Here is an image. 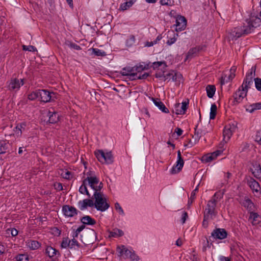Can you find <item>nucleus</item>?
Returning a JSON list of instances; mask_svg holds the SVG:
<instances>
[{
    "label": "nucleus",
    "instance_id": "1",
    "mask_svg": "<svg viewBox=\"0 0 261 261\" xmlns=\"http://www.w3.org/2000/svg\"><path fill=\"white\" fill-rule=\"evenodd\" d=\"M94 202L90 199H85L78 202L80 209L83 211L89 207H94L97 211L105 212L109 208L110 204L107 202V199L102 192H94L93 194Z\"/></svg>",
    "mask_w": 261,
    "mask_h": 261
},
{
    "label": "nucleus",
    "instance_id": "2",
    "mask_svg": "<svg viewBox=\"0 0 261 261\" xmlns=\"http://www.w3.org/2000/svg\"><path fill=\"white\" fill-rule=\"evenodd\" d=\"M219 194L218 192L215 193L212 198L208 201L204 212L205 217L207 218H214L217 215L216 205L219 199Z\"/></svg>",
    "mask_w": 261,
    "mask_h": 261
},
{
    "label": "nucleus",
    "instance_id": "3",
    "mask_svg": "<svg viewBox=\"0 0 261 261\" xmlns=\"http://www.w3.org/2000/svg\"><path fill=\"white\" fill-rule=\"evenodd\" d=\"M255 70L256 67L252 66L247 73L246 77L243 81V83L241 86V88L244 89L247 92L249 88H250L253 84L254 81L253 78L255 75Z\"/></svg>",
    "mask_w": 261,
    "mask_h": 261
},
{
    "label": "nucleus",
    "instance_id": "4",
    "mask_svg": "<svg viewBox=\"0 0 261 261\" xmlns=\"http://www.w3.org/2000/svg\"><path fill=\"white\" fill-rule=\"evenodd\" d=\"M7 88L10 91L16 92L19 90L21 86L24 84V80L12 78L7 82Z\"/></svg>",
    "mask_w": 261,
    "mask_h": 261
},
{
    "label": "nucleus",
    "instance_id": "5",
    "mask_svg": "<svg viewBox=\"0 0 261 261\" xmlns=\"http://www.w3.org/2000/svg\"><path fill=\"white\" fill-rule=\"evenodd\" d=\"M236 129L237 123L236 122L230 123L225 126L223 132V141L225 143H227L228 141Z\"/></svg>",
    "mask_w": 261,
    "mask_h": 261
},
{
    "label": "nucleus",
    "instance_id": "6",
    "mask_svg": "<svg viewBox=\"0 0 261 261\" xmlns=\"http://www.w3.org/2000/svg\"><path fill=\"white\" fill-rule=\"evenodd\" d=\"M253 30L249 22L246 19L242 26L240 28L238 27L234 29V32H236L235 37L239 38L242 35L250 33Z\"/></svg>",
    "mask_w": 261,
    "mask_h": 261
},
{
    "label": "nucleus",
    "instance_id": "7",
    "mask_svg": "<svg viewBox=\"0 0 261 261\" xmlns=\"http://www.w3.org/2000/svg\"><path fill=\"white\" fill-rule=\"evenodd\" d=\"M247 91L240 87L233 95V105H237L241 102L247 96Z\"/></svg>",
    "mask_w": 261,
    "mask_h": 261
},
{
    "label": "nucleus",
    "instance_id": "8",
    "mask_svg": "<svg viewBox=\"0 0 261 261\" xmlns=\"http://www.w3.org/2000/svg\"><path fill=\"white\" fill-rule=\"evenodd\" d=\"M184 164V161L182 158L181 152L180 150H178L177 151V160L176 162V165L171 169V174H175L179 172L182 169Z\"/></svg>",
    "mask_w": 261,
    "mask_h": 261
},
{
    "label": "nucleus",
    "instance_id": "9",
    "mask_svg": "<svg viewBox=\"0 0 261 261\" xmlns=\"http://www.w3.org/2000/svg\"><path fill=\"white\" fill-rule=\"evenodd\" d=\"M187 20L186 18L181 15H177L176 17L175 24L173 25L175 27V30L176 32L181 31L186 27Z\"/></svg>",
    "mask_w": 261,
    "mask_h": 261
},
{
    "label": "nucleus",
    "instance_id": "10",
    "mask_svg": "<svg viewBox=\"0 0 261 261\" xmlns=\"http://www.w3.org/2000/svg\"><path fill=\"white\" fill-rule=\"evenodd\" d=\"M189 100L183 101L181 103H177L174 105L173 112L176 115H182L185 114L188 109Z\"/></svg>",
    "mask_w": 261,
    "mask_h": 261
},
{
    "label": "nucleus",
    "instance_id": "11",
    "mask_svg": "<svg viewBox=\"0 0 261 261\" xmlns=\"http://www.w3.org/2000/svg\"><path fill=\"white\" fill-rule=\"evenodd\" d=\"M246 182L248 186L252 190L253 192L260 193V187L259 183L252 177L249 176L246 178Z\"/></svg>",
    "mask_w": 261,
    "mask_h": 261
},
{
    "label": "nucleus",
    "instance_id": "12",
    "mask_svg": "<svg viewBox=\"0 0 261 261\" xmlns=\"http://www.w3.org/2000/svg\"><path fill=\"white\" fill-rule=\"evenodd\" d=\"M222 152V150H217L212 153H208L204 155L201 158V161L204 163H207L216 159L217 156L220 155Z\"/></svg>",
    "mask_w": 261,
    "mask_h": 261
},
{
    "label": "nucleus",
    "instance_id": "13",
    "mask_svg": "<svg viewBox=\"0 0 261 261\" xmlns=\"http://www.w3.org/2000/svg\"><path fill=\"white\" fill-rule=\"evenodd\" d=\"M62 212L67 217H73L77 214V210L69 205H65L62 206Z\"/></svg>",
    "mask_w": 261,
    "mask_h": 261
},
{
    "label": "nucleus",
    "instance_id": "14",
    "mask_svg": "<svg viewBox=\"0 0 261 261\" xmlns=\"http://www.w3.org/2000/svg\"><path fill=\"white\" fill-rule=\"evenodd\" d=\"M54 93L50 92L46 90H39V98L41 101L47 102L51 100Z\"/></svg>",
    "mask_w": 261,
    "mask_h": 261
},
{
    "label": "nucleus",
    "instance_id": "15",
    "mask_svg": "<svg viewBox=\"0 0 261 261\" xmlns=\"http://www.w3.org/2000/svg\"><path fill=\"white\" fill-rule=\"evenodd\" d=\"M211 236L214 239L222 240L227 237V232L223 228H216L212 231Z\"/></svg>",
    "mask_w": 261,
    "mask_h": 261
},
{
    "label": "nucleus",
    "instance_id": "16",
    "mask_svg": "<svg viewBox=\"0 0 261 261\" xmlns=\"http://www.w3.org/2000/svg\"><path fill=\"white\" fill-rule=\"evenodd\" d=\"M117 251L119 253V256H122L124 255L126 258H129L132 255L134 250L127 249L124 245H121L117 247Z\"/></svg>",
    "mask_w": 261,
    "mask_h": 261
},
{
    "label": "nucleus",
    "instance_id": "17",
    "mask_svg": "<svg viewBox=\"0 0 261 261\" xmlns=\"http://www.w3.org/2000/svg\"><path fill=\"white\" fill-rule=\"evenodd\" d=\"M119 73L122 76H129L132 80H135L134 70L133 67L126 66L119 71Z\"/></svg>",
    "mask_w": 261,
    "mask_h": 261
},
{
    "label": "nucleus",
    "instance_id": "18",
    "mask_svg": "<svg viewBox=\"0 0 261 261\" xmlns=\"http://www.w3.org/2000/svg\"><path fill=\"white\" fill-rule=\"evenodd\" d=\"M241 204L249 212L254 211L255 206L253 202L247 197H245L244 199L241 202Z\"/></svg>",
    "mask_w": 261,
    "mask_h": 261
},
{
    "label": "nucleus",
    "instance_id": "19",
    "mask_svg": "<svg viewBox=\"0 0 261 261\" xmlns=\"http://www.w3.org/2000/svg\"><path fill=\"white\" fill-rule=\"evenodd\" d=\"M207 133V131L206 130L198 128V125H196L195 128L194 135L193 136V138L195 140V143L198 142L200 138Z\"/></svg>",
    "mask_w": 261,
    "mask_h": 261
},
{
    "label": "nucleus",
    "instance_id": "20",
    "mask_svg": "<svg viewBox=\"0 0 261 261\" xmlns=\"http://www.w3.org/2000/svg\"><path fill=\"white\" fill-rule=\"evenodd\" d=\"M253 30L261 24V19L258 17L252 16L247 19Z\"/></svg>",
    "mask_w": 261,
    "mask_h": 261
},
{
    "label": "nucleus",
    "instance_id": "21",
    "mask_svg": "<svg viewBox=\"0 0 261 261\" xmlns=\"http://www.w3.org/2000/svg\"><path fill=\"white\" fill-rule=\"evenodd\" d=\"M152 100L153 101L154 104L163 112L165 113H169L168 109L166 107L164 103L160 100V99L158 98H152Z\"/></svg>",
    "mask_w": 261,
    "mask_h": 261
},
{
    "label": "nucleus",
    "instance_id": "22",
    "mask_svg": "<svg viewBox=\"0 0 261 261\" xmlns=\"http://www.w3.org/2000/svg\"><path fill=\"white\" fill-rule=\"evenodd\" d=\"M252 174L256 178H261V166L257 163L253 165L252 168H251Z\"/></svg>",
    "mask_w": 261,
    "mask_h": 261
},
{
    "label": "nucleus",
    "instance_id": "23",
    "mask_svg": "<svg viewBox=\"0 0 261 261\" xmlns=\"http://www.w3.org/2000/svg\"><path fill=\"white\" fill-rule=\"evenodd\" d=\"M84 180L86 181V184H88L89 186L94 190H95V187L99 182V179L96 176L92 178H86Z\"/></svg>",
    "mask_w": 261,
    "mask_h": 261
},
{
    "label": "nucleus",
    "instance_id": "24",
    "mask_svg": "<svg viewBox=\"0 0 261 261\" xmlns=\"http://www.w3.org/2000/svg\"><path fill=\"white\" fill-rule=\"evenodd\" d=\"M26 245L30 249L34 250L38 249L41 247V244L36 240H28L26 242Z\"/></svg>",
    "mask_w": 261,
    "mask_h": 261
},
{
    "label": "nucleus",
    "instance_id": "25",
    "mask_svg": "<svg viewBox=\"0 0 261 261\" xmlns=\"http://www.w3.org/2000/svg\"><path fill=\"white\" fill-rule=\"evenodd\" d=\"M45 254L49 257H53L56 255L59 256L60 254L59 251L51 246H47L45 249Z\"/></svg>",
    "mask_w": 261,
    "mask_h": 261
},
{
    "label": "nucleus",
    "instance_id": "26",
    "mask_svg": "<svg viewBox=\"0 0 261 261\" xmlns=\"http://www.w3.org/2000/svg\"><path fill=\"white\" fill-rule=\"evenodd\" d=\"M48 121L50 123H55L59 120V115L55 112H48Z\"/></svg>",
    "mask_w": 261,
    "mask_h": 261
},
{
    "label": "nucleus",
    "instance_id": "27",
    "mask_svg": "<svg viewBox=\"0 0 261 261\" xmlns=\"http://www.w3.org/2000/svg\"><path fill=\"white\" fill-rule=\"evenodd\" d=\"M249 220L251 221V223L254 225L259 223L260 221V217L256 213L253 211L250 213Z\"/></svg>",
    "mask_w": 261,
    "mask_h": 261
},
{
    "label": "nucleus",
    "instance_id": "28",
    "mask_svg": "<svg viewBox=\"0 0 261 261\" xmlns=\"http://www.w3.org/2000/svg\"><path fill=\"white\" fill-rule=\"evenodd\" d=\"M83 225H93L96 223V221L89 216H85L81 219Z\"/></svg>",
    "mask_w": 261,
    "mask_h": 261
},
{
    "label": "nucleus",
    "instance_id": "29",
    "mask_svg": "<svg viewBox=\"0 0 261 261\" xmlns=\"http://www.w3.org/2000/svg\"><path fill=\"white\" fill-rule=\"evenodd\" d=\"M95 155L97 160L102 163H105L106 153L102 150H98L95 151Z\"/></svg>",
    "mask_w": 261,
    "mask_h": 261
},
{
    "label": "nucleus",
    "instance_id": "30",
    "mask_svg": "<svg viewBox=\"0 0 261 261\" xmlns=\"http://www.w3.org/2000/svg\"><path fill=\"white\" fill-rule=\"evenodd\" d=\"M109 232L110 237L117 238L124 234L123 231L118 228H114L112 231H109Z\"/></svg>",
    "mask_w": 261,
    "mask_h": 261
},
{
    "label": "nucleus",
    "instance_id": "31",
    "mask_svg": "<svg viewBox=\"0 0 261 261\" xmlns=\"http://www.w3.org/2000/svg\"><path fill=\"white\" fill-rule=\"evenodd\" d=\"M207 96L209 98H212L215 93L216 88L214 85H208L206 87Z\"/></svg>",
    "mask_w": 261,
    "mask_h": 261
},
{
    "label": "nucleus",
    "instance_id": "32",
    "mask_svg": "<svg viewBox=\"0 0 261 261\" xmlns=\"http://www.w3.org/2000/svg\"><path fill=\"white\" fill-rule=\"evenodd\" d=\"M10 144L5 141H0V154L6 153L9 149Z\"/></svg>",
    "mask_w": 261,
    "mask_h": 261
},
{
    "label": "nucleus",
    "instance_id": "33",
    "mask_svg": "<svg viewBox=\"0 0 261 261\" xmlns=\"http://www.w3.org/2000/svg\"><path fill=\"white\" fill-rule=\"evenodd\" d=\"M134 4V2L132 0L126 2L121 4L119 7L120 11H125L129 9Z\"/></svg>",
    "mask_w": 261,
    "mask_h": 261
},
{
    "label": "nucleus",
    "instance_id": "34",
    "mask_svg": "<svg viewBox=\"0 0 261 261\" xmlns=\"http://www.w3.org/2000/svg\"><path fill=\"white\" fill-rule=\"evenodd\" d=\"M256 110H261V102L253 103L246 109V110L250 113H252Z\"/></svg>",
    "mask_w": 261,
    "mask_h": 261
},
{
    "label": "nucleus",
    "instance_id": "35",
    "mask_svg": "<svg viewBox=\"0 0 261 261\" xmlns=\"http://www.w3.org/2000/svg\"><path fill=\"white\" fill-rule=\"evenodd\" d=\"M86 185L87 184L86 182V181L83 180V184L80 187L79 192L81 194H86L89 197H90L91 195L87 190Z\"/></svg>",
    "mask_w": 261,
    "mask_h": 261
},
{
    "label": "nucleus",
    "instance_id": "36",
    "mask_svg": "<svg viewBox=\"0 0 261 261\" xmlns=\"http://www.w3.org/2000/svg\"><path fill=\"white\" fill-rule=\"evenodd\" d=\"M199 47H194L190 49L187 53L185 60L192 58L193 56L199 52Z\"/></svg>",
    "mask_w": 261,
    "mask_h": 261
},
{
    "label": "nucleus",
    "instance_id": "37",
    "mask_svg": "<svg viewBox=\"0 0 261 261\" xmlns=\"http://www.w3.org/2000/svg\"><path fill=\"white\" fill-rule=\"evenodd\" d=\"M217 108L215 103H213L211 105V112L210 115V119H215L216 113H217Z\"/></svg>",
    "mask_w": 261,
    "mask_h": 261
},
{
    "label": "nucleus",
    "instance_id": "38",
    "mask_svg": "<svg viewBox=\"0 0 261 261\" xmlns=\"http://www.w3.org/2000/svg\"><path fill=\"white\" fill-rule=\"evenodd\" d=\"M106 158L105 163L110 164H112L113 161V156L111 151H109L106 153Z\"/></svg>",
    "mask_w": 261,
    "mask_h": 261
},
{
    "label": "nucleus",
    "instance_id": "39",
    "mask_svg": "<svg viewBox=\"0 0 261 261\" xmlns=\"http://www.w3.org/2000/svg\"><path fill=\"white\" fill-rule=\"evenodd\" d=\"M136 38L135 36L131 35L128 36L126 41V45L128 47L132 46L135 43Z\"/></svg>",
    "mask_w": 261,
    "mask_h": 261
},
{
    "label": "nucleus",
    "instance_id": "40",
    "mask_svg": "<svg viewBox=\"0 0 261 261\" xmlns=\"http://www.w3.org/2000/svg\"><path fill=\"white\" fill-rule=\"evenodd\" d=\"M92 53L96 56L103 57L106 56V53L98 48H92Z\"/></svg>",
    "mask_w": 261,
    "mask_h": 261
},
{
    "label": "nucleus",
    "instance_id": "41",
    "mask_svg": "<svg viewBox=\"0 0 261 261\" xmlns=\"http://www.w3.org/2000/svg\"><path fill=\"white\" fill-rule=\"evenodd\" d=\"M65 44L66 45H67L70 48L75 49V50H79L82 49V48L80 47V46H79L77 44H76L73 42H72L71 41H66Z\"/></svg>",
    "mask_w": 261,
    "mask_h": 261
},
{
    "label": "nucleus",
    "instance_id": "42",
    "mask_svg": "<svg viewBox=\"0 0 261 261\" xmlns=\"http://www.w3.org/2000/svg\"><path fill=\"white\" fill-rule=\"evenodd\" d=\"M133 68L134 70V73L135 76L137 75L138 73L142 72L145 69V67L142 65H136L134 67H133Z\"/></svg>",
    "mask_w": 261,
    "mask_h": 261
},
{
    "label": "nucleus",
    "instance_id": "43",
    "mask_svg": "<svg viewBox=\"0 0 261 261\" xmlns=\"http://www.w3.org/2000/svg\"><path fill=\"white\" fill-rule=\"evenodd\" d=\"M28 99L31 100H34L39 98V90L32 92L28 95Z\"/></svg>",
    "mask_w": 261,
    "mask_h": 261
},
{
    "label": "nucleus",
    "instance_id": "44",
    "mask_svg": "<svg viewBox=\"0 0 261 261\" xmlns=\"http://www.w3.org/2000/svg\"><path fill=\"white\" fill-rule=\"evenodd\" d=\"M177 36H178L177 34L173 33V37L169 38L166 43L169 45H171L173 44L176 41Z\"/></svg>",
    "mask_w": 261,
    "mask_h": 261
},
{
    "label": "nucleus",
    "instance_id": "45",
    "mask_svg": "<svg viewBox=\"0 0 261 261\" xmlns=\"http://www.w3.org/2000/svg\"><path fill=\"white\" fill-rule=\"evenodd\" d=\"M61 175L64 178L67 179H71L72 177L71 173L67 170L62 171Z\"/></svg>",
    "mask_w": 261,
    "mask_h": 261
},
{
    "label": "nucleus",
    "instance_id": "46",
    "mask_svg": "<svg viewBox=\"0 0 261 261\" xmlns=\"http://www.w3.org/2000/svg\"><path fill=\"white\" fill-rule=\"evenodd\" d=\"M255 86L258 91H261V78L256 77L254 79Z\"/></svg>",
    "mask_w": 261,
    "mask_h": 261
},
{
    "label": "nucleus",
    "instance_id": "47",
    "mask_svg": "<svg viewBox=\"0 0 261 261\" xmlns=\"http://www.w3.org/2000/svg\"><path fill=\"white\" fill-rule=\"evenodd\" d=\"M173 0H160V3L163 6H172L174 5Z\"/></svg>",
    "mask_w": 261,
    "mask_h": 261
},
{
    "label": "nucleus",
    "instance_id": "48",
    "mask_svg": "<svg viewBox=\"0 0 261 261\" xmlns=\"http://www.w3.org/2000/svg\"><path fill=\"white\" fill-rule=\"evenodd\" d=\"M17 261H28L29 258L27 255L24 254H20L16 257Z\"/></svg>",
    "mask_w": 261,
    "mask_h": 261
},
{
    "label": "nucleus",
    "instance_id": "49",
    "mask_svg": "<svg viewBox=\"0 0 261 261\" xmlns=\"http://www.w3.org/2000/svg\"><path fill=\"white\" fill-rule=\"evenodd\" d=\"M162 65H164V67L166 68L167 67L166 62L165 61H160V62H154L153 63L152 67L154 69L158 68L160 67Z\"/></svg>",
    "mask_w": 261,
    "mask_h": 261
},
{
    "label": "nucleus",
    "instance_id": "50",
    "mask_svg": "<svg viewBox=\"0 0 261 261\" xmlns=\"http://www.w3.org/2000/svg\"><path fill=\"white\" fill-rule=\"evenodd\" d=\"M22 48L23 50L25 51H35L37 50L36 48L32 45H24L22 46Z\"/></svg>",
    "mask_w": 261,
    "mask_h": 261
},
{
    "label": "nucleus",
    "instance_id": "51",
    "mask_svg": "<svg viewBox=\"0 0 261 261\" xmlns=\"http://www.w3.org/2000/svg\"><path fill=\"white\" fill-rule=\"evenodd\" d=\"M61 247L64 248H70V241L68 238L65 239L62 241Z\"/></svg>",
    "mask_w": 261,
    "mask_h": 261
},
{
    "label": "nucleus",
    "instance_id": "52",
    "mask_svg": "<svg viewBox=\"0 0 261 261\" xmlns=\"http://www.w3.org/2000/svg\"><path fill=\"white\" fill-rule=\"evenodd\" d=\"M115 209L118 211V212L119 213V214L120 215H121L122 216L124 215V211H123L122 208L121 207V206L120 205V204L118 202H116L115 203Z\"/></svg>",
    "mask_w": 261,
    "mask_h": 261
},
{
    "label": "nucleus",
    "instance_id": "53",
    "mask_svg": "<svg viewBox=\"0 0 261 261\" xmlns=\"http://www.w3.org/2000/svg\"><path fill=\"white\" fill-rule=\"evenodd\" d=\"M236 68H231L230 71V74L228 77L226 76L227 79L228 80V82H230L231 81L235 76V74L234 72H235Z\"/></svg>",
    "mask_w": 261,
    "mask_h": 261
},
{
    "label": "nucleus",
    "instance_id": "54",
    "mask_svg": "<svg viewBox=\"0 0 261 261\" xmlns=\"http://www.w3.org/2000/svg\"><path fill=\"white\" fill-rule=\"evenodd\" d=\"M70 241V248L72 249L75 248L76 246H78L79 244L77 241L75 240V239H72L71 240H69Z\"/></svg>",
    "mask_w": 261,
    "mask_h": 261
},
{
    "label": "nucleus",
    "instance_id": "55",
    "mask_svg": "<svg viewBox=\"0 0 261 261\" xmlns=\"http://www.w3.org/2000/svg\"><path fill=\"white\" fill-rule=\"evenodd\" d=\"M198 186L192 192L190 197V200H191V203H192L195 198V195L198 191Z\"/></svg>",
    "mask_w": 261,
    "mask_h": 261
},
{
    "label": "nucleus",
    "instance_id": "56",
    "mask_svg": "<svg viewBox=\"0 0 261 261\" xmlns=\"http://www.w3.org/2000/svg\"><path fill=\"white\" fill-rule=\"evenodd\" d=\"M19 129L21 130V133L22 134L23 131H24L25 127H26V123L25 122H21L17 124Z\"/></svg>",
    "mask_w": 261,
    "mask_h": 261
},
{
    "label": "nucleus",
    "instance_id": "57",
    "mask_svg": "<svg viewBox=\"0 0 261 261\" xmlns=\"http://www.w3.org/2000/svg\"><path fill=\"white\" fill-rule=\"evenodd\" d=\"M132 261H139V257L135 253L134 251L132 255L129 257Z\"/></svg>",
    "mask_w": 261,
    "mask_h": 261
},
{
    "label": "nucleus",
    "instance_id": "58",
    "mask_svg": "<svg viewBox=\"0 0 261 261\" xmlns=\"http://www.w3.org/2000/svg\"><path fill=\"white\" fill-rule=\"evenodd\" d=\"M14 132L15 133V135L17 137H19L21 135V130L19 129L18 125H17L15 127V128L14 129Z\"/></svg>",
    "mask_w": 261,
    "mask_h": 261
},
{
    "label": "nucleus",
    "instance_id": "59",
    "mask_svg": "<svg viewBox=\"0 0 261 261\" xmlns=\"http://www.w3.org/2000/svg\"><path fill=\"white\" fill-rule=\"evenodd\" d=\"M87 177L86 178H90V177H96L95 173L94 171L89 170L88 172L86 173Z\"/></svg>",
    "mask_w": 261,
    "mask_h": 261
},
{
    "label": "nucleus",
    "instance_id": "60",
    "mask_svg": "<svg viewBox=\"0 0 261 261\" xmlns=\"http://www.w3.org/2000/svg\"><path fill=\"white\" fill-rule=\"evenodd\" d=\"M102 187H103L102 183L99 182V184L95 187V189L94 190V192H101L100 190L102 188Z\"/></svg>",
    "mask_w": 261,
    "mask_h": 261
},
{
    "label": "nucleus",
    "instance_id": "61",
    "mask_svg": "<svg viewBox=\"0 0 261 261\" xmlns=\"http://www.w3.org/2000/svg\"><path fill=\"white\" fill-rule=\"evenodd\" d=\"M256 141L261 145V131H258L256 136Z\"/></svg>",
    "mask_w": 261,
    "mask_h": 261
},
{
    "label": "nucleus",
    "instance_id": "62",
    "mask_svg": "<svg viewBox=\"0 0 261 261\" xmlns=\"http://www.w3.org/2000/svg\"><path fill=\"white\" fill-rule=\"evenodd\" d=\"M149 76V73H144L142 74H140L139 75L136 76L138 79H145Z\"/></svg>",
    "mask_w": 261,
    "mask_h": 261
},
{
    "label": "nucleus",
    "instance_id": "63",
    "mask_svg": "<svg viewBox=\"0 0 261 261\" xmlns=\"http://www.w3.org/2000/svg\"><path fill=\"white\" fill-rule=\"evenodd\" d=\"M219 259L220 261H231V257H225L223 255H220Z\"/></svg>",
    "mask_w": 261,
    "mask_h": 261
},
{
    "label": "nucleus",
    "instance_id": "64",
    "mask_svg": "<svg viewBox=\"0 0 261 261\" xmlns=\"http://www.w3.org/2000/svg\"><path fill=\"white\" fill-rule=\"evenodd\" d=\"M188 216L187 212H184L182 215L181 221L182 223H185L186 219L188 218Z\"/></svg>",
    "mask_w": 261,
    "mask_h": 261
}]
</instances>
